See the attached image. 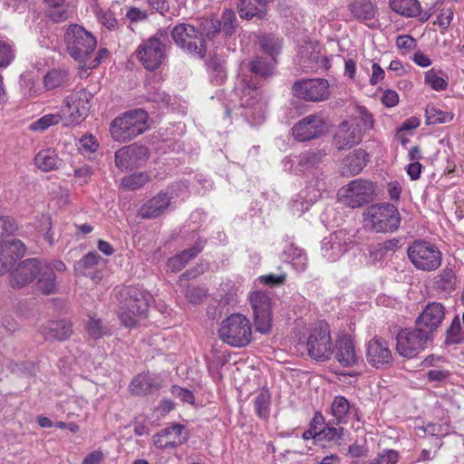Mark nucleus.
Wrapping results in <instances>:
<instances>
[{
    "label": "nucleus",
    "instance_id": "f257e3e1",
    "mask_svg": "<svg viewBox=\"0 0 464 464\" xmlns=\"http://www.w3.org/2000/svg\"><path fill=\"white\" fill-rule=\"evenodd\" d=\"M10 276V284L14 288L24 287L38 278V287L44 294L51 295L56 291V277L46 261L37 258L26 259L12 271Z\"/></svg>",
    "mask_w": 464,
    "mask_h": 464
},
{
    "label": "nucleus",
    "instance_id": "f03ea898",
    "mask_svg": "<svg viewBox=\"0 0 464 464\" xmlns=\"http://www.w3.org/2000/svg\"><path fill=\"white\" fill-rule=\"evenodd\" d=\"M256 85L257 82L252 75L241 73L237 79L235 87L239 106L246 110L245 117L253 124H258L265 119L266 102L261 99Z\"/></svg>",
    "mask_w": 464,
    "mask_h": 464
},
{
    "label": "nucleus",
    "instance_id": "7ed1b4c3",
    "mask_svg": "<svg viewBox=\"0 0 464 464\" xmlns=\"http://www.w3.org/2000/svg\"><path fill=\"white\" fill-rule=\"evenodd\" d=\"M121 295L124 300L121 306L120 319L126 327H134L146 315L152 295L135 286L124 288Z\"/></svg>",
    "mask_w": 464,
    "mask_h": 464
},
{
    "label": "nucleus",
    "instance_id": "20e7f679",
    "mask_svg": "<svg viewBox=\"0 0 464 464\" xmlns=\"http://www.w3.org/2000/svg\"><path fill=\"white\" fill-rule=\"evenodd\" d=\"M373 127L372 115L362 109L359 115L343 121L334 135V142L338 150H346L361 142L362 132Z\"/></svg>",
    "mask_w": 464,
    "mask_h": 464
},
{
    "label": "nucleus",
    "instance_id": "39448f33",
    "mask_svg": "<svg viewBox=\"0 0 464 464\" xmlns=\"http://www.w3.org/2000/svg\"><path fill=\"white\" fill-rule=\"evenodd\" d=\"M148 129V114L141 109L131 110L115 118L110 126L112 139L128 142Z\"/></svg>",
    "mask_w": 464,
    "mask_h": 464
},
{
    "label": "nucleus",
    "instance_id": "423d86ee",
    "mask_svg": "<svg viewBox=\"0 0 464 464\" xmlns=\"http://www.w3.org/2000/svg\"><path fill=\"white\" fill-rule=\"evenodd\" d=\"M362 217L364 227L377 233L394 232L401 223L397 208L390 203L372 205L363 211Z\"/></svg>",
    "mask_w": 464,
    "mask_h": 464
},
{
    "label": "nucleus",
    "instance_id": "0eeeda50",
    "mask_svg": "<svg viewBox=\"0 0 464 464\" xmlns=\"http://www.w3.org/2000/svg\"><path fill=\"white\" fill-rule=\"evenodd\" d=\"M218 336L230 346H246L252 339L251 324L246 316L233 314L221 322Z\"/></svg>",
    "mask_w": 464,
    "mask_h": 464
},
{
    "label": "nucleus",
    "instance_id": "6e6552de",
    "mask_svg": "<svg viewBox=\"0 0 464 464\" xmlns=\"http://www.w3.org/2000/svg\"><path fill=\"white\" fill-rule=\"evenodd\" d=\"M67 52L71 57L83 66L86 59L96 47L95 37L82 26L72 24L65 33Z\"/></svg>",
    "mask_w": 464,
    "mask_h": 464
},
{
    "label": "nucleus",
    "instance_id": "1a4fd4ad",
    "mask_svg": "<svg viewBox=\"0 0 464 464\" xmlns=\"http://www.w3.org/2000/svg\"><path fill=\"white\" fill-rule=\"evenodd\" d=\"M411 263L418 270L431 272L438 269L442 261V255L434 245L423 240L412 242L407 248Z\"/></svg>",
    "mask_w": 464,
    "mask_h": 464
},
{
    "label": "nucleus",
    "instance_id": "9d476101",
    "mask_svg": "<svg viewBox=\"0 0 464 464\" xmlns=\"http://www.w3.org/2000/svg\"><path fill=\"white\" fill-rule=\"evenodd\" d=\"M248 299L253 311L256 330L261 334L269 333L273 322V302L270 294L256 290L249 294Z\"/></svg>",
    "mask_w": 464,
    "mask_h": 464
},
{
    "label": "nucleus",
    "instance_id": "9b49d317",
    "mask_svg": "<svg viewBox=\"0 0 464 464\" xmlns=\"http://www.w3.org/2000/svg\"><path fill=\"white\" fill-rule=\"evenodd\" d=\"M308 354L316 361H326L333 353L330 327L325 322L316 324L307 340Z\"/></svg>",
    "mask_w": 464,
    "mask_h": 464
},
{
    "label": "nucleus",
    "instance_id": "f8f14e48",
    "mask_svg": "<svg viewBox=\"0 0 464 464\" xmlns=\"http://www.w3.org/2000/svg\"><path fill=\"white\" fill-rule=\"evenodd\" d=\"M92 95L85 90H80L66 96L61 108L65 113V126L81 123L88 115Z\"/></svg>",
    "mask_w": 464,
    "mask_h": 464
},
{
    "label": "nucleus",
    "instance_id": "ddd939ff",
    "mask_svg": "<svg viewBox=\"0 0 464 464\" xmlns=\"http://www.w3.org/2000/svg\"><path fill=\"white\" fill-rule=\"evenodd\" d=\"M137 59L149 71L158 69L166 58L165 44L157 35L142 41L136 50Z\"/></svg>",
    "mask_w": 464,
    "mask_h": 464
},
{
    "label": "nucleus",
    "instance_id": "4468645a",
    "mask_svg": "<svg viewBox=\"0 0 464 464\" xmlns=\"http://www.w3.org/2000/svg\"><path fill=\"white\" fill-rule=\"evenodd\" d=\"M372 193L373 186L371 182L355 179L339 189L338 200L347 207L355 208L368 202Z\"/></svg>",
    "mask_w": 464,
    "mask_h": 464
},
{
    "label": "nucleus",
    "instance_id": "2eb2a0df",
    "mask_svg": "<svg viewBox=\"0 0 464 464\" xmlns=\"http://www.w3.org/2000/svg\"><path fill=\"white\" fill-rule=\"evenodd\" d=\"M429 340V334L420 328L401 330L397 335L396 350L403 357L413 358L426 348Z\"/></svg>",
    "mask_w": 464,
    "mask_h": 464
},
{
    "label": "nucleus",
    "instance_id": "dca6fc26",
    "mask_svg": "<svg viewBox=\"0 0 464 464\" xmlns=\"http://www.w3.org/2000/svg\"><path fill=\"white\" fill-rule=\"evenodd\" d=\"M171 36L174 42L188 53L200 58L204 57L206 50L203 41L194 26L187 24H178L173 28Z\"/></svg>",
    "mask_w": 464,
    "mask_h": 464
},
{
    "label": "nucleus",
    "instance_id": "f3484780",
    "mask_svg": "<svg viewBox=\"0 0 464 464\" xmlns=\"http://www.w3.org/2000/svg\"><path fill=\"white\" fill-rule=\"evenodd\" d=\"M297 63L304 71L326 70L330 67V59L321 54V47L317 42H304L298 49Z\"/></svg>",
    "mask_w": 464,
    "mask_h": 464
},
{
    "label": "nucleus",
    "instance_id": "a211bd4d",
    "mask_svg": "<svg viewBox=\"0 0 464 464\" xmlns=\"http://www.w3.org/2000/svg\"><path fill=\"white\" fill-rule=\"evenodd\" d=\"M329 84L324 79H309L297 82L293 86L295 97L310 101L321 102L329 96Z\"/></svg>",
    "mask_w": 464,
    "mask_h": 464
},
{
    "label": "nucleus",
    "instance_id": "6ab92c4d",
    "mask_svg": "<svg viewBox=\"0 0 464 464\" xmlns=\"http://www.w3.org/2000/svg\"><path fill=\"white\" fill-rule=\"evenodd\" d=\"M352 245V237L346 231H336L324 238L321 247L322 256L330 262H335Z\"/></svg>",
    "mask_w": 464,
    "mask_h": 464
},
{
    "label": "nucleus",
    "instance_id": "aec40b11",
    "mask_svg": "<svg viewBox=\"0 0 464 464\" xmlns=\"http://www.w3.org/2000/svg\"><path fill=\"white\" fill-rule=\"evenodd\" d=\"M327 131L326 123L316 115H309L292 128L294 137L299 141L316 139Z\"/></svg>",
    "mask_w": 464,
    "mask_h": 464
},
{
    "label": "nucleus",
    "instance_id": "412c9836",
    "mask_svg": "<svg viewBox=\"0 0 464 464\" xmlns=\"http://www.w3.org/2000/svg\"><path fill=\"white\" fill-rule=\"evenodd\" d=\"M444 318V306L440 303L432 302L424 307L416 322L419 328L430 335L438 330Z\"/></svg>",
    "mask_w": 464,
    "mask_h": 464
},
{
    "label": "nucleus",
    "instance_id": "4be33fe9",
    "mask_svg": "<svg viewBox=\"0 0 464 464\" xmlns=\"http://www.w3.org/2000/svg\"><path fill=\"white\" fill-rule=\"evenodd\" d=\"M366 360L375 368H382L392 363V354L388 343L382 338L375 337L366 344Z\"/></svg>",
    "mask_w": 464,
    "mask_h": 464
},
{
    "label": "nucleus",
    "instance_id": "5701e85b",
    "mask_svg": "<svg viewBox=\"0 0 464 464\" xmlns=\"http://www.w3.org/2000/svg\"><path fill=\"white\" fill-rule=\"evenodd\" d=\"M179 195L175 193L172 188L169 192H160L150 199L143 203L139 210L140 217L144 218H155L164 214L171 206V200Z\"/></svg>",
    "mask_w": 464,
    "mask_h": 464
},
{
    "label": "nucleus",
    "instance_id": "b1692460",
    "mask_svg": "<svg viewBox=\"0 0 464 464\" xmlns=\"http://www.w3.org/2000/svg\"><path fill=\"white\" fill-rule=\"evenodd\" d=\"M25 252L24 244L14 237L0 244V276L5 274L12 265Z\"/></svg>",
    "mask_w": 464,
    "mask_h": 464
},
{
    "label": "nucleus",
    "instance_id": "393cba45",
    "mask_svg": "<svg viewBox=\"0 0 464 464\" xmlns=\"http://www.w3.org/2000/svg\"><path fill=\"white\" fill-rule=\"evenodd\" d=\"M187 440L185 428L180 424H173L153 436V444L159 449L177 447Z\"/></svg>",
    "mask_w": 464,
    "mask_h": 464
},
{
    "label": "nucleus",
    "instance_id": "a878e982",
    "mask_svg": "<svg viewBox=\"0 0 464 464\" xmlns=\"http://www.w3.org/2000/svg\"><path fill=\"white\" fill-rule=\"evenodd\" d=\"M148 158V150L143 146H128L115 153V163L121 169H126L140 165Z\"/></svg>",
    "mask_w": 464,
    "mask_h": 464
},
{
    "label": "nucleus",
    "instance_id": "bb28decb",
    "mask_svg": "<svg viewBox=\"0 0 464 464\" xmlns=\"http://www.w3.org/2000/svg\"><path fill=\"white\" fill-rule=\"evenodd\" d=\"M334 358L343 367H352L358 362L359 357L350 336L343 335L338 338Z\"/></svg>",
    "mask_w": 464,
    "mask_h": 464
},
{
    "label": "nucleus",
    "instance_id": "cd10ccee",
    "mask_svg": "<svg viewBox=\"0 0 464 464\" xmlns=\"http://www.w3.org/2000/svg\"><path fill=\"white\" fill-rule=\"evenodd\" d=\"M324 184L317 183L316 187L309 185L295 198L291 204L294 215L301 216L321 198Z\"/></svg>",
    "mask_w": 464,
    "mask_h": 464
},
{
    "label": "nucleus",
    "instance_id": "c85d7f7f",
    "mask_svg": "<svg viewBox=\"0 0 464 464\" xmlns=\"http://www.w3.org/2000/svg\"><path fill=\"white\" fill-rule=\"evenodd\" d=\"M72 334V324L65 319L49 321L42 327V334L49 341H64Z\"/></svg>",
    "mask_w": 464,
    "mask_h": 464
},
{
    "label": "nucleus",
    "instance_id": "c756f323",
    "mask_svg": "<svg viewBox=\"0 0 464 464\" xmlns=\"http://www.w3.org/2000/svg\"><path fill=\"white\" fill-rule=\"evenodd\" d=\"M368 162V154L362 149L354 150L342 161L341 172L344 176L359 174Z\"/></svg>",
    "mask_w": 464,
    "mask_h": 464
},
{
    "label": "nucleus",
    "instance_id": "7c9ffc66",
    "mask_svg": "<svg viewBox=\"0 0 464 464\" xmlns=\"http://www.w3.org/2000/svg\"><path fill=\"white\" fill-rule=\"evenodd\" d=\"M331 413L338 424H346L351 416L359 420L357 410L343 396H336L331 404Z\"/></svg>",
    "mask_w": 464,
    "mask_h": 464
},
{
    "label": "nucleus",
    "instance_id": "2f4dec72",
    "mask_svg": "<svg viewBox=\"0 0 464 464\" xmlns=\"http://www.w3.org/2000/svg\"><path fill=\"white\" fill-rule=\"evenodd\" d=\"M160 380L149 373L138 374L130 384V390L133 394L144 395L160 389Z\"/></svg>",
    "mask_w": 464,
    "mask_h": 464
},
{
    "label": "nucleus",
    "instance_id": "473e14b6",
    "mask_svg": "<svg viewBox=\"0 0 464 464\" xmlns=\"http://www.w3.org/2000/svg\"><path fill=\"white\" fill-rule=\"evenodd\" d=\"M271 0H239L238 14L241 18L252 19L263 17L266 13L267 4Z\"/></svg>",
    "mask_w": 464,
    "mask_h": 464
},
{
    "label": "nucleus",
    "instance_id": "72a5a7b5",
    "mask_svg": "<svg viewBox=\"0 0 464 464\" xmlns=\"http://www.w3.org/2000/svg\"><path fill=\"white\" fill-rule=\"evenodd\" d=\"M35 166L43 171H51L57 169L62 160L59 159L54 150L47 148L41 150L34 157Z\"/></svg>",
    "mask_w": 464,
    "mask_h": 464
},
{
    "label": "nucleus",
    "instance_id": "f704fd0d",
    "mask_svg": "<svg viewBox=\"0 0 464 464\" xmlns=\"http://www.w3.org/2000/svg\"><path fill=\"white\" fill-rule=\"evenodd\" d=\"M204 242L198 241L192 247L171 257L168 261V266L172 271L181 270L191 258L195 257L203 248Z\"/></svg>",
    "mask_w": 464,
    "mask_h": 464
},
{
    "label": "nucleus",
    "instance_id": "c9c22d12",
    "mask_svg": "<svg viewBox=\"0 0 464 464\" xmlns=\"http://www.w3.org/2000/svg\"><path fill=\"white\" fill-rule=\"evenodd\" d=\"M390 6L394 12L406 17H416L421 12L418 0H390Z\"/></svg>",
    "mask_w": 464,
    "mask_h": 464
},
{
    "label": "nucleus",
    "instance_id": "e433bc0d",
    "mask_svg": "<svg viewBox=\"0 0 464 464\" xmlns=\"http://www.w3.org/2000/svg\"><path fill=\"white\" fill-rule=\"evenodd\" d=\"M63 121L65 123V113L61 111L56 112L48 113L33 121L29 129L33 131H44L51 126H54Z\"/></svg>",
    "mask_w": 464,
    "mask_h": 464
},
{
    "label": "nucleus",
    "instance_id": "4c0bfd02",
    "mask_svg": "<svg viewBox=\"0 0 464 464\" xmlns=\"http://www.w3.org/2000/svg\"><path fill=\"white\" fill-rule=\"evenodd\" d=\"M349 9L358 20H370L375 14V8L370 0H353Z\"/></svg>",
    "mask_w": 464,
    "mask_h": 464
},
{
    "label": "nucleus",
    "instance_id": "58836bf2",
    "mask_svg": "<svg viewBox=\"0 0 464 464\" xmlns=\"http://www.w3.org/2000/svg\"><path fill=\"white\" fill-rule=\"evenodd\" d=\"M456 276L451 268L443 269L434 277L433 286L435 289L445 293H450L455 289Z\"/></svg>",
    "mask_w": 464,
    "mask_h": 464
},
{
    "label": "nucleus",
    "instance_id": "ea45409f",
    "mask_svg": "<svg viewBox=\"0 0 464 464\" xmlns=\"http://www.w3.org/2000/svg\"><path fill=\"white\" fill-rule=\"evenodd\" d=\"M86 331L92 339H100L104 336L111 335L112 328L105 324L100 318L96 316H89L86 323Z\"/></svg>",
    "mask_w": 464,
    "mask_h": 464
},
{
    "label": "nucleus",
    "instance_id": "a19ab883",
    "mask_svg": "<svg viewBox=\"0 0 464 464\" xmlns=\"http://www.w3.org/2000/svg\"><path fill=\"white\" fill-rule=\"evenodd\" d=\"M275 59L272 55L267 58H256L248 63V71L256 75L268 76L272 74L275 69Z\"/></svg>",
    "mask_w": 464,
    "mask_h": 464
},
{
    "label": "nucleus",
    "instance_id": "79ce46f5",
    "mask_svg": "<svg viewBox=\"0 0 464 464\" xmlns=\"http://www.w3.org/2000/svg\"><path fill=\"white\" fill-rule=\"evenodd\" d=\"M68 82L67 73L63 70H52L48 72L44 79L43 83L47 91L59 88L66 84Z\"/></svg>",
    "mask_w": 464,
    "mask_h": 464
},
{
    "label": "nucleus",
    "instance_id": "37998d69",
    "mask_svg": "<svg viewBox=\"0 0 464 464\" xmlns=\"http://www.w3.org/2000/svg\"><path fill=\"white\" fill-rule=\"evenodd\" d=\"M425 112L429 124L450 122L454 117V114L451 111H443L433 105L427 106Z\"/></svg>",
    "mask_w": 464,
    "mask_h": 464
},
{
    "label": "nucleus",
    "instance_id": "c03bdc74",
    "mask_svg": "<svg viewBox=\"0 0 464 464\" xmlns=\"http://www.w3.org/2000/svg\"><path fill=\"white\" fill-rule=\"evenodd\" d=\"M425 82L438 92L444 91L448 87L447 78L441 72L430 69L425 72Z\"/></svg>",
    "mask_w": 464,
    "mask_h": 464
},
{
    "label": "nucleus",
    "instance_id": "a18cd8bd",
    "mask_svg": "<svg viewBox=\"0 0 464 464\" xmlns=\"http://www.w3.org/2000/svg\"><path fill=\"white\" fill-rule=\"evenodd\" d=\"M270 401L271 396L268 391H261L255 398V410L260 418H267L269 414Z\"/></svg>",
    "mask_w": 464,
    "mask_h": 464
},
{
    "label": "nucleus",
    "instance_id": "49530a36",
    "mask_svg": "<svg viewBox=\"0 0 464 464\" xmlns=\"http://www.w3.org/2000/svg\"><path fill=\"white\" fill-rule=\"evenodd\" d=\"M149 181V176L146 173H135L126 176L121 179V185L130 190L138 189Z\"/></svg>",
    "mask_w": 464,
    "mask_h": 464
},
{
    "label": "nucleus",
    "instance_id": "de8ad7c7",
    "mask_svg": "<svg viewBox=\"0 0 464 464\" xmlns=\"http://www.w3.org/2000/svg\"><path fill=\"white\" fill-rule=\"evenodd\" d=\"M16 229L17 226L12 218L0 216V244L12 238Z\"/></svg>",
    "mask_w": 464,
    "mask_h": 464
},
{
    "label": "nucleus",
    "instance_id": "09e8293b",
    "mask_svg": "<svg viewBox=\"0 0 464 464\" xmlns=\"http://www.w3.org/2000/svg\"><path fill=\"white\" fill-rule=\"evenodd\" d=\"M289 256L291 265L297 272H304L307 267V256L304 250L291 247Z\"/></svg>",
    "mask_w": 464,
    "mask_h": 464
},
{
    "label": "nucleus",
    "instance_id": "8fccbe9b",
    "mask_svg": "<svg viewBox=\"0 0 464 464\" xmlns=\"http://www.w3.org/2000/svg\"><path fill=\"white\" fill-rule=\"evenodd\" d=\"M200 37L204 34L207 37H213L221 31V22L218 18L203 19L200 23Z\"/></svg>",
    "mask_w": 464,
    "mask_h": 464
},
{
    "label": "nucleus",
    "instance_id": "3c124183",
    "mask_svg": "<svg viewBox=\"0 0 464 464\" xmlns=\"http://www.w3.org/2000/svg\"><path fill=\"white\" fill-rule=\"evenodd\" d=\"M341 444L344 440V429L342 427L325 426L323 430L322 439Z\"/></svg>",
    "mask_w": 464,
    "mask_h": 464
},
{
    "label": "nucleus",
    "instance_id": "603ef678",
    "mask_svg": "<svg viewBox=\"0 0 464 464\" xmlns=\"http://www.w3.org/2000/svg\"><path fill=\"white\" fill-rule=\"evenodd\" d=\"M219 21L221 22V30H223L227 35L234 34L236 29V14L234 11L229 9L225 10Z\"/></svg>",
    "mask_w": 464,
    "mask_h": 464
},
{
    "label": "nucleus",
    "instance_id": "864d4df0",
    "mask_svg": "<svg viewBox=\"0 0 464 464\" xmlns=\"http://www.w3.org/2000/svg\"><path fill=\"white\" fill-rule=\"evenodd\" d=\"M14 58L13 45L5 41H0V67H6Z\"/></svg>",
    "mask_w": 464,
    "mask_h": 464
},
{
    "label": "nucleus",
    "instance_id": "5fc2aeb1",
    "mask_svg": "<svg viewBox=\"0 0 464 464\" xmlns=\"http://www.w3.org/2000/svg\"><path fill=\"white\" fill-rule=\"evenodd\" d=\"M98 147L99 143L92 135L83 136L78 141V149L84 155L96 151Z\"/></svg>",
    "mask_w": 464,
    "mask_h": 464
},
{
    "label": "nucleus",
    "instance_id": "6e6d98bb",
    "mask_svg": "<svg viewBox=\"0 0 464 464\" xmlns=\"http://www.w3.org/2000/svg\"><path fill=\"white\" fill-rule=\"evenodd\" d=\"M148 11L136 6L127 7L125 17L131 24L144 22L148 19Z\"/></svg>",
    "mask_w": 464,
    "mask_h": 464
},
{
    "label": "nucleus",
    "instance_id": "4d7b16f0",
    "mask_svg": "<svg viewBox=\"0 0 464 464\" xmlns=\"http://www.w3.org/2000/svg\"><path fill=\"white\" fill-rule=\"evenodd\" d=\"M95 14L97 19L103 26L110 30L115 29L117 27L118 21L111 11L96 9Z\"/></svg>",
    "mask_w": 464,
    "mask_h": 464
},
{
    "label": "nucleus",
    "instance_id": "13d9d810",
    "mask_svg": "<svg viewBox=\"0 0 464 464\" xmlns=\"http://www.w3.org/2000/svg\"><path fill=\"white\" fill-rule=\"evenodd\" d=\"M399 454L393 450H386L380 453L371 464H397Z\"/></svg>",
    "mask_w": 464,
    "mask_h": 464
},
{
    "label": "nucleus",
    "instance_id": "bf43d9fd",
    "mask_svg": "<svg viewBox=\"0 0 464 464\" xmlns=\"http://www.w3.org/2000/svg\"><path fill=\"white\" fill-rule=\"evenodd\" d=\"M396 46L405 54L416 47V41L411 35H399L396 39Z\"/></svg>",
    "mask_w": 464,
    "mask_h": 464
},
{
    "label": "nucleus",
    "instance_id": "052dcab7",
    "mask_svg": "<svg viewBox=\"0 0 464 464\" xmlns=\"http://www.w3.org/2000/svg\"><path fill=\"white\" fill-rule=\"evenodd\" d=\"M100 260L101 256L98 254L94 252H90L77 263L76 268L80 270L92 268L94 266L98 265Z\"/></svg>",
    "mask_w": 464,
    "mask_h": 464
},
{
    "label": "nucleus",
    "instance_id": "680f3d73",
    "mask_svg": "<svg viewBox=\"0 0 464 464\" xmlns=\"http://www.w3.org/2000/svg\"><path fill=\"white\" fill-rule=\"evenodd\" d=\"M171 394L179 399L183 402H187L189 404L194 403V395L193 393L185 388L179 387V386H173L171 388Z\"/></svg>",
    "mask_w": 464,
    "mask_h": 464
},
{
    "label": "nucleus",
    "instance_id": "e2e57ef3",
    "mask_svg": "<svg viewBox=\"0 0 464 464\" xmlns=\"http://www.w3.org/2000/svg\"><path fill=\"white\" fill-rule=\"evenodd\" d=\"M92 173V169L87 165L81 166L74 169L75 179L80 185L86 184L90 180Z\"/></svg>",
    "mask_w": 464,
    "mask_h": 464
},
{
    "label": "nucleus",
    "instance_id": "0e129e2a",
    "mask_svg": "<svg viewBox=\"0 0 464 464\" xmlns=\"http://www.w3.org/2000/svg\"><path fill=\"white\" fill-rule=\"evenodd\" d=\"M185 295L189 302L198 303L206 295V291L203 288L189 285L185 291Z\"/></svg>",
    "mask_w": 464,
    "mask_h": 464
},
{
    "label": "nucleus",
    "instance_id": "69168bd1",
    "mask_svg": "<svg viewBox=\"0 0 464 464\" xmlns=\"http://www.w3.org/2000/svg\"><path fill=\"white\" fill-rule=\"evenodd\" d=\"M450 376V371L442 368H434L427 372V378L430 382H443Z\"/></svg>",
    "mask_w": 464,
    "mask_h": 464
},
{
    "label": "nucleus",
    "instance_id": "338daca9",
    "mask_svg": "<svg viewBox=\"0 0 464 464\" xmlns=\"http://www.w3.org/2000/svg\"><path fill=\"white\" fill-rule=\"evenodd\" d=\"M325 427L324 419L321 413H315L310 422V430H314L315 434L319 436V440H322L323 430Z\"/></svg>",
    "mask_w": 464,
    "mask_h": 464
},
{
    "label": "nucleus",
    "instance_id": "774afa93",
    "mask_svg": "<svg viewBox=\"0 0 464 464\" xmlns=\"http://www.w3.org/2000/svg\"><path fill=\"white\" fill-rule=\"evenodd\" d=\"M382 102L386 107H394L399 102V95L393 90H385L382 96Z\"/></svg>",
    "mask_w": 464,
    "mask_h": 464
}]
</instances>
